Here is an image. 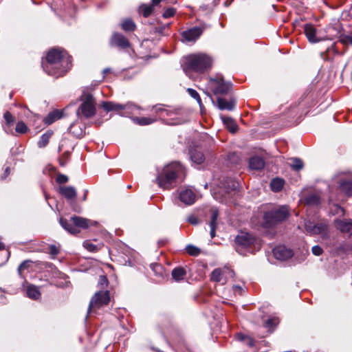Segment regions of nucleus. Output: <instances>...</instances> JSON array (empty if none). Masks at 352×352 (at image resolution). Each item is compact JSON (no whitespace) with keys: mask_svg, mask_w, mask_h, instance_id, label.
Returning <instances> with one entry per match:
<instances>
[{"mask_svg":"<svg viewBox=\"0 0 352 352\" xmlns=\"http://www.w3.org/2000/svg\"><path fill=\"white\" fill-rule=\"evenodd\" d=\"M69 180V178L67 175L63 174H58L56 178V182L58 184H65L67 183Z\"/></svg>","mask_w":352,"mask_h":352,"instance_id":"47","label":"nucleus"},{"mask_svg":"<svg viewBox=\"0 0 352 352\" xmlns=\"http://www.w3.org/2000/svg\"><path fill=\"white\" fill-rule=\"evenodd\" d=\"M276 324V320L273 318L267 319L265 322V326L267 327H272Z\"/></svg>","mask_w":352,"mask_h":352,"instance_id":"53","label":"nucleus"},{"mask_svg":"<svg viewBox=\"0 0 352 352\" xmlns=\"http://www.w3.org/2000/svg\"><path fill=\"white\" fill-rule=\"evenodd\" d=\"M304 32L310 43H316L325 39L318 36L317 30L312 24H305L304 25Z\"/></svg>","mask_w":352,"mask_h":352,"instance_id":"15","label":"nucleus"},{"mask_svg":"<svg viewBox=\"0 0 352 352\" xmlns=\"http://www.w3.org/2000/svg\"><path fill=\"white\" fill-rule=\"evenodd\" d=\"M10 173V168L9 167H7L6 168V170H5V174H6V176H7Z\"/></svg>","mask_w":352,"mask_h":352,"instance_id":"59","label":"nucleus"},{"mask_svg":"<svg viewBox=\"0 0 352 352\" xmlns=\"http://www.w3.org/2000/svg\"><path fill=\"white\" fill-rule=\"evenodd\" d=\"M305 201L309 205L318 206L320 204V198L317 194H310L305 198Z\"/></svg>","mask_w":352,"mask_h":352,"instance_id":"32","label":"nucleus"},{"mask_svg":"<svg viewBox=\"0 0 352 352\" xmlns=\"http://www.w3.org/2000/svg\"><path fill=\"white\" fill-rule=\"evenodd\" d=\"M153 7L151 5L143 4L140 6L139 11L144 17H148L153 12Z\"/></svg>","mask_w":352,"mask_h":352,"instance_id":"36","label":"nucleus"},{"mask_svg":"<svg viewBox=\"0 0 352 352\" xmlns=\"http://www.w3.org/2000/svg\"><path fill=\"white\" fill-rule=\"evenodd\" d=\"M4 119L7 125H10L14 122V118L9 111L4 113Z\"/></svg>","mask_w":352,"mask_h":352,"instance_id":"46","label":"nucleus"},{"mask_svg":"<svg viewBox=\"0 0 352 352\" xmlns=\"http://www.w3.org/2000/svg\"><path fill=\"white\" fill-rule=\"evenodd\" d=\"M122 28L126 32L133 31L135 28V24L131 19H125L121 24Z\"/></svg>","mask_w":352,"mask_h":352,"instance_id":"34","label":"nucleus"},{"mask_svg":"<svg viewBox=\"0 0 352 352\" xmlns=\"http://www.w3.org/2000/svg\"><path fill=\"white\" fill-rule=\"evenodd\" d=\"M284 186V180L276 177L273 179L270 182V188L272 191L278 192H280Z\"/></svg>","mask_w":352,"mask_h":352,"instance_id":"26","label":"nucleus"},{"mask_svg":"<svg viewBox=\"0 0 352 352\" xmlns=\"http://www.w3.org/2000/svg\"><path fill=\"white\" fill-rule=\"evenodd\" d=\"M312 253L316 256H320L322 254L323 250L319 245H315L311 249Z\"/></svg>","mask_w":352,"mask_h":352,"instance_id":"48","label":"nucleus"},{"mask_svg":"<svg viewBox=\"0 0 352 352\" xmlns=\"http://www.w3.org/2000/svg\"><path fill=\"white\" fill-rule=\"evenodd\" d=\"M187 221L192 225H197L199 223L198 219L195 215H190L187 218Z\"/></svg>","mask_w":352,"mask_h":352,"instance_id":"50","label":"nucleus"},{"mask_svg":"<svg viewBox=\"0 0 352 352\" xmlns=\"http://www.w3.org/2000/svg\"><path fill=\"white\" fill-rule=\"evenodd\" d=\"M273 254L276 259L285 261L293 256V251L285 245H278L273 249Z\"/></svg>","mask_w":352,"mask_h":352,"instance_id":"14","label":"nucleus"},{"mask_svg":"<svg viewBox=\"0 0 352 352\" xmlns=\"http://www.w3.org/2000/svg\"><path fill=\"white\" fill-rule=\"evenodd\" d=\"M265 166L264 160L262 157L254 156L250 159L249 166L251 169L261 170Z\"/></svg>","mask_w":352,"mask_h":352,"instance_id":"23","label":"nucleus"},{"mask_svg":"<svg viewBox=\"0 0 352 352\" xmlns=\"http://www.w3.org/2000/svg\"><path fill=\"white\" fill-rule=\"evenodd\" d=\"M211 212V219L209 225L217 226V220L219 217V211L215 208H212L210 210Z\"/></svg>","mask_w":352,"mask_h":352,"instance_id":"41","label":"nucleus"},{"mask_svg":"<svg viewBox=\"0 0 352 352\" xmlns=\"http://www.w3.org/2000/svg\"><path fill=\"white\" fill-rule=\"evenodd\" d=\"M60 224L65 230L71 234H77L80 232L77 228L74 227V225L73 224L72 221H71V219L69 221L65 219L60 218Z\"/></svg>","mask_w":352,"mask_h":352,"instance_id":"24","label":"nucleus"},{"mask_svg":"<svg viewBox=\"0 0 352 352\" xmlns=\"http://www.w3.org/2000/svg\"><path fill=\"white\" fill-rule=\"evenodd\" d=\"M292 168L295 170H299L303 168V163L301 160L298 158L292 159Z\"/></svg>","mask_w":352,"mask_h":352,"instance_id":"40","label":"nucleus"},{"mask_svg":"<svg viewBox=\"0 0 352 352\" xmlns=\"http://www.w3.org/2000/svg\"><path fill=\"white\" fill-rule=\"evenodd\" d=\"M339 188L342 192L347 196H352V181L349 179H342L339 182Z\"/></svg>","mask_w":352,"mask_h":352,"instance_id":"25","label":"nucleus"},{"mask_svg":"<svg viewBox=\"0 0 352 352\" xmlns=\"http://www.w3.org/2000/svg\"><path fill=\"white\" fill-rule=\"evenodd\" d=\"M28 129L26 124L23 122H18L15 128L16 132L19 133H25L28 131Z\"/></svg>","mask_w":352,"mask_h":352,"instance_id":"39","label":"nucleus"},{"mask_svg":"<svg viewBox=\"0 0 352 352\" xmlns=\"http://www.w3.org/2000/svg\"><path fill=\"white\" fill-rule=\"evenodd\" d=\"M217 107L220 110H228L232 111L234 109L235 106V100L231 98L230 100H227L226 98L219 97L217 100Z\"/></svg>","mask_w":352,"mask_h":352,"instance_id":"20","label":"nucleus"},{"mask_svg":"<svg viewBox=\"0 0 352 352\" xmlns=\"http://www.w3.org/2000/svg\"><path fill=\"white\" fill-rule=\"evenodd\" d=\"M110 302L109 292L99 291L96 292L91 298L88 307V314H92L96 313V311L106 306Z\"/></svg>","mask_w":352,"mask_h":352,"instance_id":"8","label":"nucleus"},{"mask_svg":"<svg viewBox=\"0 0 352 352\" xmlns=\"http://www.w3.org/2000/svg\"><path fill=\"white\" fill-rule=\"evenodd\" d=\"M211 280L220 283L222 281V270L220 268L214 269L212 274L210 277Z\"/></svg>","mask_w":352,"mask_h":352,"instance_id":"35","label":"nucleus"},{"mask_svg":"<svg viewBox=\"0 0 352 352\" xmlns=\"http://www.w3.org/2000/svg\"><path fill=\"white\" fill-rule=\"evenodd\" d=\"M83 246L89 252H96L98 250L97 246L88 241L83 243Z\"/></svg>","mask_w":352,"mask_h":352,"instance_id":"42","label":"nucleus"},{"mask_svg":"<svg viewBox=\"0 0 352 352\" xmlns=\"http://www.w3.org/2000/svg\"><path fill=\"white\" fill-rule=\"evenodd\" d=\"M289 216V209L287 206H283L274 208L264 214L265 223L270 227L278 222H280Z\"/></svg>","mask_w":352,"mask_h":352,"instance_id":"7","label":"nucleus"},{"mask_svg":"<svg viewBox=\"0 0 352 352\" xmlns=\"http://www.w3.org/2000/svg\"><path fill=\"white\" fill-rule=\"evenodd\" d=\"M63 116V111L60 110H54L52 112L49 113L47 116L44 118L43 121L45 124L50 125L56 121L57 120L61 118Z\"/></svg>","mask_w":352,"mask_h":352,"instance_id":"22","label":"nucleus"},{"mask_svg":"<svg viewBox=\"0 0 352 352\" xmlns=\"http://www.w3.org/2000/svg\"><path fill=\"white\" fill-rule=\"evenodd\" d=\"M27 295L29 298L32 299H38L41 296L38 287L32 285L28 286L27 288Z\"/></svg>","mask_w":352,"mask_h":352,"instance_id":"30","label":"nucleus"},{"mask_svg":"<svg viewBox=\"0 0 352 352\" xmlns=\"http://www.w3.org/2000/svg\"><path fill=\"white\" fill-rule=\"evenodd\" d=\"M52 135V131H47L46 133L43 134L37 143L38 146L39 148H43L46 146L49 142L50 138H51Z\"/></svg>","mask_w":352,"mask_h":352,"instance_id":"31","label":"nucleus"},{"mask_svg":"<svg viewBox=\"0 0 352 352\" xmlns=\"http://www.w3.org/2000/svg\"><path fill=\"white\" fill-rule=\"evenodd\" d=\"M195 198V193L189 188L182 189L179 193V199L186 206L194 204Z\"/></svg>","mask_w":352,"mask_h":352,"instance_id":"16","label":"nucleus"},{"mask_svg":"<svg viewBox=\"0 0 352 352\" xmlns=\"http://www.w3.org/2000/svg\"><path fill=\"white\" fill-rule=\"evenodd\" d=\"M155 267L159 268V269H162V267L160 265H156Z\"/></svg>","mask_w":352,"mask_h":352,"instance_id":"60","label":"nucleus"},{"mask_svg":"<svg viewBox=\"0 0 352 352\" xmlns=\"http://www.w3.org/2000/svg\"><path fill=\"white\" fill-rule=\"evenodd\" d=\"M82 198H83V200H84V201H85V200H86V198H87V195H86V194H85V195H84V196H82Z\"/></svg>","mask_w":352,"mask_h":352,"instance_id":"61","label":"nucleus"},{"mask_svg":"<svg viewBox=\"0 0 352 352\" xmlns=\"http://www.w3.org/2000/svg\"><path fill=\"white\" fill-rule=\"evenodd\" d=\"M189 153L191 160L197 164H201L205 160L204 155L201 151L197 148H191Z\"/></svg>","mask_w":352,"mask_h":352,"instance_id":"21","label":"nucleus"},{"mask_svg":"<svg viewBox=\"0 0 352 352\" xmlns=\"http://www.w3.org/2000/svg\"><path fill=\"white\" fill-rule=\"evenodd\" d=\"M210 236H211V238H214L215 236V230H216L217 226L210 225Z\"/></svg>","mask_w":352,"mask_h":352,"instance_id":"55","label":"nucleus"},{"mask_svg":"<svg viewBox=\"0 0 352 352\" xmlns=\"http://www.w3.org/2000/svg\"><path fill=\"white\" fill-rule=\"evenodd\" d=\"M203 33L200 27H194L182 33V40L186 42H195Z\"/></svg>","mask_w":352,"mask_h":352,"instance_id":"13","label":"nucleus"},{"mask_svg":"<svg viewBox=\"0 0 352 352\" xmlns=\"http://www.w3.org/2000/svg\"><path fill=\"white\" fill-rule=\"evenodd\" d=\"M132 120L135 123L141 126L148 125L156 121L155 118L147 117H135Z\"/></svg>","mask_w":352,"mask_h":352,"instance_id":"29","label":"nucleus"},{"mask_svg":"<svg viewBox=\"0 0 352 352\" xmlns=\"http://www.w3.org/2000/svg\"><path fill=\"white\" fill-rule=\"evenodd\" d=\"M305 228L310 235L319 234L323 239L329 238V226L326 221L314 223L310 221H306Z\"/></svg>","mask_w":352,"mask_h":352,"instance_id":"9","label":"nucleus"},{"mask_svg":"<svg viewBox=\"0 0 352 352\" xmlns=\"http://www.w3.org/2000/svg\"><path fill=\"white\" fill-rule=\"evenodd\" d=\"M337 208H338V210H340L342 212V214H344V208L340 206H337Z\"/></svg>","mask_w":352,"mask_h":352,"instance_id":"58","label":"nucleus"},{"mask_svg":"<svg viewBox=\"0 0 352 352\" xmlns=\"http://www.w3.org/2000/svg\"><path fill=\"white\" fill-rule=\"evenodd\" d=\"M340 42L345 45L348 44L352 45V36L349 35H341L340 37Z\"/></svg>","mask_w":352,"mask_h":352,"instance_id":"45","label":"nucleus"},{"mask_svg":"<svg viewBox=\"0 0 352 352\" xmlns=\"http://www.w3.org/2000/svg\"><path fill=\"white\" fill-rule=\"evenodd\" d=\"M222 120L226 128L232 133L237 130V125L234 120L229 117H223Z\"/></svg>","mask_w":352,"mask_h":352,"instance_id":"27","label":"nucleus"},{"mask_svg":"<svg viewBox=\"0 0 352 352\" xmlns=\"http://www.w3.org/2000/svg\"><path fill=\"white\" fill-rule=\"evenodd\" d=\"M5 249V245L3 243H2L1 241H0V250H3Z\"/></svg>","mask_w":352,"mask_h":352,"instance_id":"57","label":"nucleus"},{"mask_svg":"<svg viewBox=\"0 0 352 352\" xmlns=\"http://www.w3.org/2000/svg\"><path fill=\"white\" fill-rule=\"evenodd\" d=\"M58 191L68 201H72L77 197L76 190L73 186H60Z\"/></svg>","mask_w":352,"mask_h":352,"instance_id":"19","label":"nucleus"},{"mask_svg":"<svg viewBox=\"0 0 352 352\" xmlns=\"http://www.w3.org/2000/svg\"><path fill=\"white\" fill-rule=\"evenodd\" d=\"M111 47H118L121 49H126L130 47L129 40L122 34L114 32L109 41Z\"/></svg>","mask_w":352,"mask_h":352,"instance_id":"12","label":"nucleus"},{"mask_svg":"<svg viewBox=\"0 0 352 352\" xmlns=\"http://www.w3.org/2000/svg\"><path fill=\"white\" fill-rule=\"evenodd\" d=\"M239 187V183L231 178H227L222 183V186L214 192V198L219 202L228 203L235 195Z\"/></svg>","mask_w":352,"mask_h":352,"instance_id":"5","label":"nucleus"},{"mask_svg":"<svg viewBox=\"0 0 352 352\" xmlns=\"http://www.w3.org/2000/svg\"><path fill=\"white\" fill-rule=\"evenodd\" d=\"M236 338L239 341H244L247 342V344L252 346L253 344L252 340L250 338L245 336V335H243L241 333H238L236 335Z\"/></svg>","mask_w":352,"mask_h":352,"instance_id":"43","label":"nucleus"},{"mask_svg":"<svg viewBox=\"0 0 352 352\" xmlns=\"http://www.w3.org/2000/svg\"><path fill=\"white\" fill-rule=\"evenodd\" d=\"M28 265V261H25L22 262L18 267V271L21 272L23 270L27 268Z\"/></svg>","mask_w":352,"mask_h":352,"instance_id":"54","label":"nucleus"},{"mask_svg":"<svg viewBox=\"0 0 352 352\" xmlns=\"http://www.w3.org/2000/svg\"><path fill=\"white\" fill-rule=\"evenodd\" d=\"M108 283V280L106 278L105 276H100L98 280V285L101 286L102 288L104 287V286H107Z\"/></svg>","mask_w":352,"mask_h":352,"instance_id":"49","label":"nucleus"},{"mask_svg":"<svg viewBox=\"0 0 352 352\" xmlns=\"http://www.w3.org/2000/svg\"><path fill=\"white\" fill-rule=\"evenodd\" d=\"M186 250L188 254L194 256H198L201 252L200 249L193 245H188Z\"/></svg>","mask_w":352,"mask_h":352,"instance_id":"37","label":"nucleus"},{"mask_svg":"<svg viewBox=\"0 0 352 352\" xmlns=\"http://www.w3.org/2000/svg\"><path fill=\"white\" fill-rule=\"evenodd\" d=\"M214 94H226L231 88V83L224 82L222 78L213 79L210 82Z\"/></svg>","mask_w":352,"mask_h":352,"instance_id":"11","label":"nucleus"},{"mask_svg":"<svg viewBox=\"0 0 352 352\" xmlns=\"http://www.w3.org/2000/svg\"><path fill=\"white\" fill-rule=\"evenodd\" d=\"M336 228L342 233H352V220L351 219H336Z\"/></svg>","mask_w":352,"mask_h":352,"instance_id":"17","label":"nucleus"},{"mask_svg":"<svg viewBox=\"0 0 352 352\" xmlns=\"http://www.w3.org/2000/svg\"><path fill=\"white\" fill-rule=\"evenodd\" d=\"M184 174L183 166L179 162H173L164 166L161 171L158 170L155 182L159 187L169 190L175 185L177 179Z\"/></svg>","mask_w":352,"mask_h":352,"instance_id":"2","label":"nucleus"},{"mask_svg":"<svg viewBox=\"0 0 352 352\" xmlns=\"http://www.w3.org/2000/svg\"><path fill=\"white\" fill-rule=\"evenodd\" d=\"M186 274V270L182 267H176L172 271V277L176 281L183 280Z\"/></svg>","mask_w":352,"mask_h":352,"instance_id":"28","label":"nucleus"},{"mask_svg":"<svg viewBox=\"0 0 352 352\" xmlns=\"http://www.w3.org/2000/svg\"><path fill=\"white\" fill-rule=\"evenodd\" d=\"M50 253L52 255H57L59 253L58 248L55 245H50Z\"/></svg>","mask_w":352,"mask_h":352,"instance_id":"51","label":"nucleus"},{"mask_svg":"<svg viewBox=\"0 0 352 352\" xmlns=\"http://www.w3.org/2000/svg\"><path fill=\"white\" fill-rule=\"evenodd\" d=\"M169 26V24L166 25H162L160 26L155 28V32L162 34L163 31L165 30V28H168Z\"/></svg>","mask_w":352,"mask_h":352,"instance_id":"52","label":"nucleus"},{"mask_svg":"<svg viewBox=\"0 0 352 352\" xmlns=\"http://www.w3.org/2000/svg\"><path fill=\"white\" fill-rule=\"evenodd\" d=\"M71 221H72L74 227L77 228L78 230L79 228L85 229L91 226L97 224V222H94L89 219L77 216L72 217Z\"/></svg>","mask_w":352,"mask_h":352,"instance_id":"18","label":"nucleus"},{"mask_svg":"<svg viewBox=\"0 0 352 352\" xmlns=\"http://www.w3.org/2000/svg\"><path fill=\"white\" fill-rule=\"evenodd\" d=\"M235 249L240 254H243V250H247L252 252V247L259 248L260 243L258 239L252 234L248 232H241L238 234L234 239Z\"/></svg>","mask_w":352,"mask_h":352,"instance_id":"6","label":"nucleus"},{"mask_svg":"<svg viewBox=\"0 0 352 352\" xmlns=\"http://www.w3.org/2000/svg\"><path fill=\"white\" fill-rule=\"evenodd\" d=\"M102 107L107 112H120L123 110L133 111L135 109H141V108L139 106L131 102H129L124 104H121L113 102H104L102 104Z\"/></svg>","mask_w":352,"mask_h":352,"instance_id":"10","label":"nucleus"},{"mask_svg":"<svg viewBox=\"0 0 352 352\" xmlns=\"http://www.w3.org/2000/svg\"><path fill=\"white\" fill-rule=\"evenodd\" d=\"M81 104L76 111L77 117L80 119H88L96 113V102L93 95L84 91L80 96Z\"/></svg>","mask_w":352,"mask_h":352,"instance_id":"4","label":"nucleus"},{"mask_svg":"<svg viewBox=\"0 0 352 352\" xmlns=\"http://www.w3.org/2000/svg\"><path fill=\"white\" fill-rule=\"evenodd\" d=\"M153 109H155L156 113L162 112V113H164L165 115L167 116H170L173 114L177 113L176 110H169V109H164L163 107L162 104H157V105L153 106Z\"/></svg>","mask_w":352,"mask_h":352,"instance_id":"33","label":"nucleus"},{"mask_svg":"<svg viewBox=\"0 0 352 352\" xmlns=\"http://www.w3.org/2000/svg\"><path fill=\"white\" fill-rule=\"evenodd\" d=\"M187 92L188 93V94L192 97L194 99H195L197 100V102H198V104H199L200 107H202V102H201V99L199 95V94L197 93V91L192 88H188L187 89Z\"/></svg>","mask_w":352,"mask_h":352,"instance_id":"38","label":"nucleus"},{"mask_svg":"<svg viewBox=\"0 0 352 352\" xmlns=\"http://www.w3.org/2000/svg\"><path fill=\"white\" fill-rule=\"evenodd\" d=\"M47 62L43 63L44 71L56 77L64 75L72 66V57L67 52L59 48L50 50L46 57Z\"/></svg>","mask_w":352,"mask_h":352,"instance_id":"1","label":"nucleus"},{"mask_svg":"<svg viewBox=\"0 0 352 352\" xmlns=\"http://www.w3.org/2000/svg\"><path fill=\"white\" fill-rule=\"evenodd\" d=\"M109 72H111V69H110V68H105V69L103 70V72H102V73H103V74H104V75H106L107 74H108V73H109Z\"/></svg>","mask_w":352,"mask_h":352,"instance_id":"56","label":"nucleus"},{"mask_svg":"<svg viewBox=\"0 0 352 352\" xmlns=\"http://www.w3.org/2000/svg\"><path fill=\"white\" fill-rule=\"evenodd\" d=\"M176 12V10L173 8H167L164 13L162 14V16L165 19L170 18L171 16H173Z\"/></svg>","mask_w":352,"mask_h":352,"instance_id":"44","label":"nucleus"},{"mask_svg":"<svg viewBox=\"0 0 352 352\" xmlns=\"http://www.w3.org/2000/svg\"><path fill=\"white\" fill-rule=\"evenodd\" d=\"M212 58L203 53L190 54L184 58L183 69L186 74L191 72L203 73L212 66Z\"/></svg>","mask_w":352,"mask_h":352,"instance_id":"3","label":"nucleus"}]
</instances>
